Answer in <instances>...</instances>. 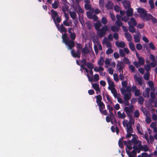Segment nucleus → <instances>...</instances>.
<instances>
[{"mask_svg":"<svg viewBox=\"0 0 157 157\" xmlns=\"http://www.w3.org/2000/svg\"><path fill=\"white\" fill-rule=\"evenodd\" d=\"M62 38L63 42L68 46V49L71 50L72 48L75 46L74 41L69 40L66 33L63 34Z\"/></svg>","mask_w":157,"mask_h":157,"instance_id":"obj_1","label":"nucleus"},{"mask_svg":"<svg viewBox=\"0 0 157 157\" xmlns=\"http://www.w3.org/2000/svg\"><path fill=\"white\" fill-rule=\"evenodd\" d=\"M61 21V18L60 16H58L56 17L55 18V20H53L56 25L59 31L61 33H66L67 32V30L65 27L63 25V24H61L60 25L58 24L60 23Z\"/></svg>","mask_w":157,"mask_h":157,"instance_id":"obj_2","label":"nucleus"},{"mask_svg":"<svg viewBox=\"0 0 157 157\" xmlns=\"http://www.w3.org/2000/svg\"><path fill=\"white\" fill-rule=\"evenodd\" d=\"M77 45L76 48L77 50L75 52L74 49H72L71 51V54L72 56L74 58H80L81 55V52L80 50L82 49V45L80 44L77 43H76Z\"/></svg>","mask_w":157,"mask_h":157,"instance_id":"obj_3","label":"nucleus"},{"mask_svg":"<svg viewBox=\"0 0 157 157\" xmlns=\"http://www.w3.org/2000/svg\"><path fill=\"white\" fill-rule=\"evenodd\" d=\"M127 120L124 121V120L123 124L124 127H126V131L127 133H132L133 132V128L132 127V123L131 121H129L127 122Z\"/></svg>","mask_w":157,"mask_h":157,"instance_id":"obj_4","label":"nucleus"},{"mask_svg":"<svg viewBox=\"0 0 157 157\" xmlns=\"http://www.w3.org/2000/svg\"><path fill=\"white\" fill-rule=\"evenodd\" d=\"M108 28L107 26L104 25L101 29H99L98 31V34L100 37H103L106 32L108 30Z\"/></svg>","mask_w":157,"mask_h":157,"instance_id":"obj_5","label":"nucleus"},{"mask_svg":"<svg viewBox=\"0 0 157 157\" xmlns=\"http://www.w3.org/2000/svg\"><path fill=\"white\" fill-rule=\"evenodd\" d=\"M137 12L140 13V17L142 19L144 17L147 13V11L145 9L140 7L138 9Z\"/></svg>","mask_w":157,"mask_h":157,"instance_id":"obj_6","label":"nucleus"},{"mask_svg":"<svg viewBox=\"0 0 157 157\" xmlns=\"http://www.w3.org/2000/svg\"><path fill=\"white\" fill-rule=\"evenodd\" d=\"M49 14L51 15V17L52 18L53 20H55V18L58 16V14L57 12L54 10L53 9H52L51 10V12H48Z\"/></svg>","mask_w":157,"mask_h":157,"instance_id":"obj_7","label":"nucleus"},{"mask_svg":"<svg viewBox=\"0 0 157 157\" xmlns=\"http://www.w3.org/2000/svg\"><path fill=\"white\" fill-rule=\"evenodd\" d=\"M150 89L149 88H146L143 93V95L145 98L149 97Z\"/></svg>","mask_w":157,"mask_h":157,"instance_id":"obj_8","label":"nucleus"},{"mask_svg":"<svg viewBox=\"0 0 157 157\" xmlns=\"http://www.w3.org/2000/svg\"><path fill=\"white\" fill-rule=\"evenodd\" d=\"M122 3L124 8L126 9H129L131 7L130 3L129 1L126 0H124L123 1Z\"/></svg>","mask_w":157,"mask_h":157,"instance_id":"obj_9","label":"nucleus"},{"mask_svg":"<svg viewBox=\"0 0 157 157\" xmlns=\"http://www.w3.org/2000/svg\"><path fill=\"white\" fill-rule=\"evenodd\" d=\"M115 45L117 47H121V48H124L125 46V44L124 41H116L115 42Z\"/></svg>","mask_w":157,"mask_h":157,"instance_id":"obj_10","label":"nucleus"},{"mask_svg":"<svg viewBox=\"0 0 157 157\" xmlns=\"http://www.w3.org/2000/svg\"><path fill=\"white\" fill-rule=\"evenodd\" d=\"M134 108L132 105L129 107H126L124 108V110L126 113H132L133 112V109Z\"/></svg>","mask_w":157,"mask_h":157,"instance_id":"obj_11","label":"nucleus"},{"mask_svg":"<svg viewBox=\"0 0 157 157\" xmlns=\"http://www.w3.org/2000/svg\"><path fill=\"white\" fill-rule=\"evenodd\" d=\"M107 80L108 82V83L109 85L108 89H110V86L112 87H114L115 86L113 83V82L112 81L110 77H108L107 78Z\"/></svg>","mask_w":157,"mask_h":157,"instance_id":"obj_12","label":"nucleus"},{"mask_svg":"<svg viewBox=\"0 0 157 157\" xmlns=\"http://www.w3.org/2000/svg\"><path fill=\"white\" fill-rule=\"evenodd\" d=\"M127 10L126 11V14L128 17L132 16L133 14V10L131 7L129 9H127Z\"/></svg>","mask_w":157,"mask_h":157,"instance_id":"obj_13","label":"nucleus"},{"mask_svg":"<svg viewBox=\"0 0 157 157\" xmlns=\"http://www.w3.org/2000/svg\"><path fill=\"white\" fill-rule=\"evenodd\" d=\"M113 4L111 1H109L105 6V8L108 9L112 10L113 9Z\"/></svg>","mask_w":157,"mask_h":157,"instance_id":"obj_14","label":"nucleus"},{"mask_svg":"<svg viewBox=\"0 0 157 157\" xmlns=\"http://www.w3.org/2000/svg\"><path fill=\"white\" fill-rule=\"evenodd\" d=\"M92 86L94 89L97 91H98L100 93L101 92V90L99 87V85L98 83H95L92 84Z\"/></svg>","mask_w":157,"mask_h":157,"instance_id":"obj_15","label":"nucleus"},{"mask_svg":"<svg viewBox=\"0 0 157 157\" xmlns=\"http://www.w3.org/2000/svg\"><path fill=\"white\" fill-rule=\"evenodd\" d=\"M134 78L135 80L138 82V83L139 85H142L143 83L142 78L137 77L136 75H135L134 76Z\"/></svg>","mask_w":157,"mask_h":157,"instance_id":"obj_16","label":"nucleus"},{"mask_svg":"<svg viewBox=\"0 0 157 157\" xmlns=\"http://www.w3.org/2000/svg\"><path fill=\"white\" fill-rule=\"evenodd\" d=\"M101 25V22L98 21L96 22L94 24L95 29L97 31H98V30L100 29V27Z\"/></svg>","mask_w":157,"mask_h":157,"instance_id":"obj_17","label":"nucleus"},{"mask_svg":"<svg viewBox=\"0 0 157 157\" xmlns=\"http://www.w3.org/2000/svg\"><path fill=\"white\" fill-rule=\"evenodd\" d=\"M99 107V109L100 112H101L102 110H103L105 108V105L104 103L102 102H101L97 104Z\"/></svg>","mask_w":157,"mask_h":157,"instance_id":"obj_18","label":"nucleus"},{"mask_svg":"<svg viewBox=\"0 0 157 157\" xmlns=\"http://www.w3.org/2000/svg\"><path fill=\"white\" fill-rule=\"evenodd\" d=\"M152 17V15L150 14L147 13L146 15L144 17L143 19L144 21H148L151 20V17Z\"/></svg>","mask_w":157,"mask_h":157,"instance_id":"obj_19","label":"nucleus"},{"mask_svg":"<svg viewBox=\"0 0 157 157\" xmlns=\"http://www.w3.org/2000/svg\"><path fill=\"white\" fill-rule=\"evenodd\" d=\"M125 36L127 40L128 41H131L132 39V36L131 34L129 33H126L125 34Z\"/></svg>","mask_w":157,"mask_h":157,"instance_id":"obj_20","label":"nucleus"},{"mask_svg":"<svg viewBox=\"0 0 157 157\" xmlns=\"http://www.w3.org/2000/svg\"><path fill=\"white\" fill-rule=\"evenodd\" d=\"M117 114L118 117L119 118L124 119L126 117V116L124 114V112H123V113H121L120 111H118L117 112Z\"/></svg>","mask_w":157,"mask_h":157,"instance_id":"obj_21","label":"nucleus"},{"mask_svg":"<svg viewBox=\"0 0 157 157\" xmlns=\"http://www.w3.org/2000/svg\"><path fill=\"white\" fill-rule=\"evenodd\" d=\"M117 67L118 68H124V65L122 61L119 62L117 64Z\"/></svg>","mask_w":157,"mask_h":157,"instance_id":"obj_22","label":"nucleus"},{"mask_svg":"<svg viewBox=\"0 0 157 157\" xmlns=\"http://www.w3.org/2000/svg\"><path fill=\"white\" fill-rule=\"evenodd\" d=\"M129 47L130 49L132 51H136V49L134 44L132 42H130L129 43Z\"/></svg>","mask_w":157,"mask_h":157,"instance_id":"obj_23","label":"nucleus"},{"mask_svg":"<svg viewBox=\"0 0 157 157\" xmlns=\"http://www.w3.org/2000/svg\"><path fill=\"white\" fill-rule=\"evenodd\" d=\"M124 96V100H129L131 97L132 94L130 93H128Z\"/></svg>","mask_w":157,"mask_h":157,"instance_id":"obj_24","label":"nucleus"},{"mask_svg":"<svg viewBox=\"0 0 157 157\" xmlns=\"http://www.w3.org/2000/svg\"><path fill=\"white\" fill-rule=\"evenodd\" d=\"M104 62V58L103 57L101 56L98 61V64L100 66H103V65Z\"/></svg>","mask_w":157,"mask_h":157,"instance_id":"obj_25","label":"nucleus"},{"mask_svg":"<svg viewBox=\"0 0 157 157\" xmlns=\"http://www.w3.org/2000/svg\"><path fill=\"white\" fill-rule=\"evenodd\" d=\"M137 100L138 101V103L141 105L143 104L144 101V98H143V97L141 96L139 97L138 98Z\"/></svg>","mask_w":157,"mask_h":157,"instance_id":"obj_26","label":"nucleus"},{"mask_svg":"<svg viewBox=\"0 0 157 157\" xmlns=\"http://www.w3.org/2000/svg\"><path fill=\"white\" fill-rule=\"evenodd\" d=\"M96 98L97 99L96 102L97 104L99 103L102 102L101 101L102 97L101 95H98L96 96Z\"/></svg>","mask_w":157,"mask_h":157,"instance_id":"obj_27","label":"nucleus"},{"mask_svg":"<svg viewBox=\"0 0 157 157\" xmlns=\"http://www.w3.org/2000/svg\"><path fill=\"white\" fill-rule=\"evenodd\" d=\"M90 53V51L87 47H85L82 49V53L84 54H86Z\"/></svg>","mask_w":157,"mask_h":157,"instance_id":"obj_28","label":"nucleus"},{"mask_svg":"<svg viewBox=\"0 0 157 157\" xmlns=\"http://www.w3.org/2000/svg\"><path fill=\"white\" fill-rule=\"evenodd\" d=\"M69 14L71 17L73 19H74L76 18V13L75 12L71 11L70 12Z\"/></svg>","mask_w":157,"mask_h":157,"instance_id":"obj_29","label":"nucleus"},{"mask_svg":"<svg viewBox=\"0 0 157 157\" xmlns=\"http://www.w3.org/2000/svg\"><path fill=\"white\" fill-rule=\"evenodd\" d=\"M138 62L141 65H143L145 62L144 59L142 57H140L139 58Z\"/></svg>","mask_w":157,"mask_h":157,"instance_id":"obj_30","label":"nucleus"},{"mask_svg":"<svg viewBox=\"0 0 157 157\" xmlns=\"http://www.w3.org/2000/svg\"><path fill=\"white\" fill-rule=\"evenodd\" d=\"M134 41L136 43H139L140 42V38L139 36L138 35H134Z\"/></svg>","mask_w":157,"mask_h":157,"instance_id":"obj_31","label":"nucleus"},{"mask_svg":"<svg viewBox=\"0 0 157 157\" xmlns=\"http://www.w3.org/2000/svg\"><path fill=\"white\" fill-rule=\"evenodd\" d=\"M123 143L124 145L126 146V148H128L129 151L132 149V147L131 146V145H128V144H127V142L126 141H123Z\"/></svg>","mask_w":157,"mask_h":157,"instance_id":"obj_32","label":"nucleus"},{"mask_svg":"<svg viewBox=\"0 0 157 157\" xmlns=\"http://www.w3.org/2000/svg\"><path fill=\"white\" fill-rule=\"evenodd\" d=\"M86 66L89 69H92L94 68V65L90 62L87 63Z\"/></svg>","mask_w":157,"mask_h":157,"instance_id":"obj_33","label":"nucleus"},{"mask_svg":"<svg viewBox=\"0 0 157 157\" xmlns=\"http://www.w3.org/2000/svg\"><path fill=\"white\" fill-rule=\"evenodd\" d=\"M128 29L129 31L131 33H134L135 32V29L134 27L132 25H129L128 28Z\"/></svg>","mask_w":157,"mask_h":157,"instance_id":"obj_34","label":"nucleus"},{"mask_svg":"<svg viewBox=\"0 0 157 157\" xmlns=\"http://www.w3.org/2000/svg\"><path fill=\"white\" fill-rule=\"evenodd\" d=\"M76 36V35L74 33H71L70 34V37L71 40L74 41L75 39Z\"/></svg>","mask_w":157,"mask_h":157,"instance_id":"obj_35","label":"nucleus"},{"mask_svg":"<svg viewBox=\"0 0 157 157\" xmlns=\"http://www.w3.org/2000/svg\"><path fill=\"white\" fill-rule=\"evenodd\" d=\"M132 141L133 144H134L135 145H137L138 142L140 141L139 140H137V139L135 137L132 138Z\"/></svg>","mask_w":157,"mask_h":157,"instance_id":"obj_36","label":"nucleus"},{"mask_svg":"<svg viewBox=\"0 0 157 157\" xmlns=\"http://www.w3.org/2000/svg\"><path fill=\"white\" fill-rule=\"evenodd\" d=\"M119 53L120 56L121 57H124L125 56V55L124 54L123 50L122 49H120L119 50Z\"/></svg>","mask_w":157,"mask_h":157,"instance_id":"obj_37","label":"nucleus"},{"mask_svg":"<svg viewBox=\"0 0 157 157\" xmlns=\"http://www.w3.org/2000/svg\"><path fill=\"white\" fill-rule=\"evenodd\" d=\"M131 23L133 26H135L137 25V23L135 19L133 17H132L131 18Z\"/></svg>","mask_w":157,"mask_h":157,"instance_id":"obj_38","label":"nucleus"},{"mask_svg":"<svg viewBox=\"0 0 157 157\" xmlns=\"http://www.w3.org/2000/svg\"><path fill=\"white\" fill-rule=\"evenodd\" d=\"M141 94L139 89H137L134 92V94L135 96H139L141 95Z\"/></svg>","mask_w":157,"mask_h":157,"instance_id":"obj_39","label":"nucleus"},{"mask_svg":"<svg viewBox=\"0 0 157 157\" xmlns=\"http://www.w3.org/2000/svg\"><path fill=\"white\" fill-rule=\"evenodd\" d=\"M149 3L151 9H152L154 8V2L152 0H149Z\"/></svg>","mask_w":157,"mask_h":157,"instance_id":"obj_40","label":"nucleus"},{"mask_svg":"<svg viewBox=\"0 0 157 157\" xmlns=\"http://www.w3.org/2000/svg\"><path fill=\"white\" fill-rule=\"evenodd\" d=\"M105 43L106 44V47L107 48H111L112 47V45L111 44L110 42L108 40L105 41Z\"/></svg>","mask_w":157,"mask_h":157,"instance_id":"obj_41","label":"nucleus"},{"mask_svg":"<svg viewBox=\"0 0 157 157\" xmlns=\"http://www.w3.org/2000/svg\"><path fill=\"white\" fill-rule=\"evenodd\" d=\"M104 0H99V5L100 6L101 8H103L104 7Z\"/></svg>","mask_w":157,"mask_h":157,"instance_id":"obj_42","label":"nucleus"},{"mask_svg":"<svg viewBox=\"0 0 157 157\" xmlns=\"http://www.w3.org/2000/svg\"><path fill=\"white\" fill-rule=\"evenodd\" d=\"M111 30L113 32H117L119 31V29L116 26H113L111 27Z\"/></svg>","mask_w":157,"mask_h":157,"instance_id":"obj_43","label":"nucleus"},{"mask_svg":"<svg viewBox=\"0 0 157 157\" xmlns=\"http://www.w3.org/2000/svg\"><path fill=\"white\" fill-rule=\"evenodd\" d=\"M144 68L147 71H149L151 69V65L149 64H147L146 66H145Z\"/></svg>","mask_w":157,"mask_h":157,"instance_id":"obj_44","label":"nucleus"},{"mask_svg":"<svg viewBox=\"0 0 157 157\" xmlns=\"http://www.w3.org/2000/svg\"><path fill=\"white\" fill-rule=\"evenodd\" d=\"M149 47L152 50H155V47L153 44V43L152 42H150L148 44Z\"/></svg>","mask_w":157,"mask_h":157,"instance_id":"obj_45","label":"nucleus"},{"mask_svg":"<svg viewBox=\"0 0 157 157\" xmlns=\"http://www.w3.org/2000/svg\"><path fill=\"white\" fill-rule=\"evenodd\" d=\"M101 22L104 24L105 25L107 23V21L106 18L105 17H102L101 20Z\"/></svg>","mask_w":157,"mask_h":157,"instance_id":"obj_46","label":"nucleus"},{"mask_svg":"<svg viewBox=\"0 0 157 157\" xmlns=\"http://www.w3.org/2000/svg\"><path fill=\"white\" fill-rule=\"evenodd\" d=\"M136 47L138 50H140L142 48L143 46L140 43H138L136 44Z\"/></svg>","mask_w":157,"mask_h":157,"instance_id":"obj_47","label":"nucleus"},{"mask_svg":"<svg viewBox=\"0 0 157 157\" xmlns=\"http://www.w3.org/2000/svg\"><path fill=\"white\" fill-rule=\"evenodd\" d=\"M84 7L86 10H89L91 8V5L90 4H85Z\"/></svg>","mask_w":157,"mask_h":157,"instance_id":"obj_48","label":"nucleus"},{"mask_svg":"<svg viewBox=\"0 0 157 157\" xmlns=\"http://www.w3.org/2000/svg\"><path fill=\"white\" fill-rule=\"evenodd\" d=\"M69 9V7L66 5H65L64 6H63L62 8V10L63 12H65L67 11Z\"/></svg>","mask_w":157,"mask_h":157,"instance_id":"obj_49","label":"nucleus"},{"mask_svg":"<svg viewBox=\"0 0 157 157\" xmlns=\"http://www.w3.org/2000/svg\"><path fill=\"white\" fill-rule=\"evenodd\" d=\"M58 6V4L56 1H55L54 3L52 4V7L54 9H57Z\"/></svg>","mask_w":157,"mask_h":157,"instance_id":"obj_50","label":"nucleus"},{"mask_svg":"<svg viewBox=\"0 0 157 157\" xmlns=\"http://www.w3.org/2000/svg\"><path fill=\"white\" fill-rule=\"evenodd\" d=\"M113 50L111 48H108L106 51V54L109 55L113 53Z\"/></svg>","mask_w":157,"mask_h":157,"instance_id":"obj_51","label":"nucleus"},{"mask_svg":"<svg viewBox=\"0 0 157 157\" xmlns=\"http://www.w3.org/2000/svg\"><path fill=\"white\" fill-rule=\"evenodd\" d=\"M125 150L129 157H136V156H135L133 155H132L131 154L130 152L129 151L127 150L126 148H125Z\"/></svg>","mask_w":157,"mask_h":157,"instance_id":"obj_52","label":"nucleus"},{"mask_svg":"<svg viewBox=\"0 0 157 157\" xmlns=\"http://www.w3.org/2000/svg\"><path fill=\"white\" fill-rule=\"evenodd\" d=\"M123 61L125 64H129L130 63V62L128 59L125 57H124V58L123 59Z\"/></svg>","mask_w":157,"mask_h":157,"instance_id":"obj_53","label":"nucleus"},{"mask_svg":"<svg viewBox=\"0 0 157 157\" xmlns=\"http://www.w3.org/2000/svg\"><path fill=\"white\" fill-rule=\"evenodd\" d=\"M116 24L118 26H122V23L120 20H117L116 22Z\"/></svg>","mask_w":157,"mask_h":157,"instance_id":"obj_54","label":"nucleus"},{"mask_svg":"<svg viewBox=\"0 0 157 157\" xmlns=\"http://www.w3.org/2000/svg\"><path fill=\"white\" fill-rule=\"evenodd\" d=\"M118 145L121 148H123L124 147V146L123 145V144L122 142V140L121 139H120L118 141Z\"/></svg>","mask_w":157,"mask_h":157,"instance_id":"obj_55","label":"nucleus"},{"mask_svg":"<svg viewBox=\"0 0 157 157\" xmlns=\"http://www.w3.org/2000/svg\"><path fill=\"white\" fill-rule=\"evenodd\" d=\"M86 15L88 18L89 19L92 18L93 16L90 12L89 11L87 12L86 13Z\"/></svg>","mask_w":157,"mask_h":157,"instance_id":"obj_56","label":"nucleus"},{"mask_svg":"<svg viewBox=\"0 0 157 157\" xmlns=\"http://www.w3.org/2000/svg\"><path fill=\"white\" fill-rule=\"evenodd\" d=\"M120 90L121 92V93L123 95H124L126 94L127 93L126 90L124 88H121L120 89Z\"/></svg>","mask_w":157,"mask_h":157,"instance_id":"obj_57","label":"nucleus"},{"mask_svg":"<svg viewBox=\"0 0 157 157\" xmlns=\"http://www.w3.org/2000/svg\"><path fill=\"white\" fill-rule=\"evenodd\" d=\"M134 116L136 118L139 117V116H140V113L138 110H136L134 114Z\"/></svg>","mask_w":157,"mask_h":157,"instance_id":"obj_58","label":"nucleus"},{"mask_svg":"<svg viewBox=\"0 0 157 157\" xmlns=\"http://www.w3.org/2000/svg\"><path fill=\"white\" fill-rule=\"evenodd\" d=\"M114 79L116 81H118L119 80L117 74L114 73L113 74Z\"/></svg>","mask_w":157,"mask_h":157,"instance_id":"obj_59","label":"nucleus"},{"mask_svg":"<svg viewBox=\"0 0 157 157\" xmlns=\"http://www.w3.org/2000/svg\"><path fill=\"white\" fill-rule=\"evenodd\" d=\"M151 21L153 24L156 23L157 22V20L156 19L155 17H153V16L152 17H151Z\"/></svg>","mask_w":157,"mask_h":157,"instance_id":"obj_60","label":"nucleus"},{"mask_svg":"<svg viewBox=\"0 0 157 157\" xmlns=\"http://www.w3.org/2000/svg\"><path fill=\"white\" fill-rule=\"evenodd\" d=\"M121 20L122 21H124L125 22H126L128 20V17H126L124 16L122 17Z\"/></svg>","mask_w":157,"mask_h":157,"instance_id":"obj_61","label":"nucleus"},{"mask_svg":"<svg viewBox=\"0 0 157 157\" xmlns=\"http://www.w3.org/2000/svg\"><path fill=\"white\" fill-rule=\"evenodd\" d=\"M68 21L67 20H64V21L63 22V25H64L65 26H70V24L69 22H68Z\"/></svg>","mask_w":157,"mask_h":157,"instance_id":"obj_62","label":"nucleus"},{"mask_svg":"<svg viewBox=\"0 0 157 157\" xmlns=\"http://www.w3.org/2000/svg\"><path fill=\"white\" fill-rule=\"evenodd\" d=\"M114 9V10L117 12H118L120 9V7L117 5H115Z\"/></svg>","mask_w":157,"mask_h":157,"instance_id":"obj_63","label":"nucleus"},{"mask_svg":"<svg viewBox=\"0 0 157 157\" xmlns=\"http://www.w3.org/2000/svg\"><path fill=\"white\" fill-rule=\"evenodd\" d=\"M152 118L154 121H156L157 120V115L155 113L152 114Z\"/></svg>","mask_w":157,"mask_h":157,"instance_id":"obj_64","label":"nucleus"}]
</instances>
